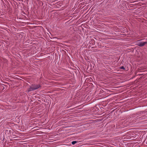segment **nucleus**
Wrapping results in <instances>:
<instances>
[{
    "label": "nucleus",
    "instance_id": "nucleus-1",
    "mask_svg": "<svg viewBox=\"0 0 147 147\" xmlns=\"http://www.w3.org/2000/svg\"><path fill=\"white\" fill-rule=\"evenodd\" d=\"M41 87L40 84H32L29 88L28 91V92L31 91H32L34 90H35L38 89Z\"/></svg>",
    "mask_w": 147,
    "mask_h": 147
},
{
    "label": "nucleus",
    "instance_id": "nucleus-2",
    "mask_svg": "<svg viewBox=\"0 0 147 147\" xmlns=\"http://www.w3.org/2000/svg\"><path fill=\"white\" fill-rule=\"evenodd\" d=\"M142 40H140L138 41V42L137 45L140 47H143L147 44V41H141Z\"/></svg>",
    "mask_w": 147,
    "mask_h": 147
},
{
    "label": "nucleus",
    "instance_id": "nucleus-3",
    "mask_svg": "<svg viewBox=\"0 0 147 147\" xmlns=\"http://www.w3.org/2000/svg\"><path fill=\"white\" fill-rule=\"evenodd\" d=\"M77 142V141H72V142H71V144H72L73 145H74V144H76Z\"/></svg>",
    "mask_w": 147,
    "mask_h": 147
},
{
    "label": "nucleus",
    "instance_id": "nucleus-4",
    "mask_svg": "<svg viewBox=\"0 0 147 147\" xmlns=\"http://www.w3.org/2000/svg\"><path fill=\"white\" fill-rule=\"evenodd\" d=\"M120 69H125L124 67L123 66L121 67H120Z\"/></svg>",
    "mask_w": 147,
    "mask_h": 147
}]
</instances>
